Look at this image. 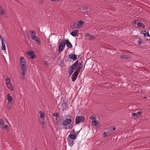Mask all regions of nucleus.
Wrapping results in <instances>:
<instances>
[{"instance_id": "1", "label": "nucleus", "mask_w": 150, "mask_h": 150, "mask_svg": "<svg viewBox=\"0 0 150 150\" xmlns=\"http://www.w3.org/2000/svg\"><path fill=\"white\" fill-rule=\"evenodd\" d=\"M29 32L31 33L30 37L31 39L33 40L36 41L39 45L40 44L41 42L40 39L38 37L36 36L35 32L33 30H30L29 31Z\"/></svg>"}, {"instance_id": "2", "label": "nucleus", "mask_w": 150, "mask_h": 150, "mask_svg": "<svg viewBox=\"0 0 150 150\" xmlns=\"http://www.w3.org/2000/svg\"><path fill=\"white\" fill-rule=\"evenodd\" d=\"M20 66L21 69H27V67L25 60L24 57H21L20 59Z\"/></svg>"}, {"instance_id": "3", "label": "nucleus", "mask_w": 150, "mask_h": 150, "mask_svg": "<svg viewBox=\"0 0 150 150\" xmlns=\"http://www.w3.org/2000/svg\"><path fill=\"white\" fill-rule=\"evenodd\" d=\"M85 120V118L82 116H77L75 119V124L77 125L80 122H83Z\"/></svg>"}, {"instance_id": "4", "label": "nucleus", "mask_w": 150, "mask_h": 150, "mask_svg": "<svg viewBox=\"0 0 150 150\" xmlns=\"http://www.w3.org/2000/svg\"><path fill=\"white\" fill-rule=\"evenodd\" d=\"M78 64V61H76L70 67V70L69 72H70V73L72 74L76 68Z\"/></svg>"}, {"instance_id": "5", "label": "nucleus", "mask_w": 150, "mask_h": 150, "mask_svg": "<svg viewBox=\"0 0 150 150\" xmlns=\"http://www.w3.org/2000/svg\"><path fill=\"white\" fill-rule=\"evenodd\" d=\"M71 120L70 119H67L63 121L62 122V125L63 126H65L70 124L71 122Z\"/></svg>"}, {"instance_id": "6", "label": "nucleus", "mask_w": 150, "mask_h": 150, "mask_svg": "<svg viewBox=\"0 0 150 150\" xmlns=\"http://www.w3.org/2000/svg\"><path fill=\"white\" fill-rule=\"evenodd\" d=\"M27 53L28 55L30 56L32 59H34L36 57V55H35V52L33 50L28 51Z\"/></svg>"}, {"instance_id": "7", "label": "nucleus", "mask_w": 150, "mask_h": 150, "mask_svg": "<svg viewBox=\"0 0 150 150\" xmlns=\"http://www.w3.org/2000/svg\"><path fill=\"white\" fill-rule=\"evenodd\" d=\"M121 58L123 59H130L132 58L130 56L126 55L124 53H122L120 55Z\"/></svg>"}, {"instance_id": "8", "label": "nucleus", "mask_w": 150, "mask_h": 150, "mask_svg": "<svg viewBox=\"0 0 150 150\" xmlns=\"http://www.w3.org/2000/svg\"><path fill=\"white\" fill-rule=\"evenodd\" d=\"M22 70V73L21 75L20 76V77L22 80H24L25 79V75L27 72V69H21Z\"/></svg>"}, {"instance_id": "9", "label": "nucleus", "mask_w": 150, "mask_h": 150, "mask_svg": "<svg viewBox=\"0 0 150 150\" xmlns=\"http://www.w3.org/2000/svg\"><path fill=\"white\" fill-rule=\"evenodd\" d=\"M77 25V28L78 29L80 28L83 25L84 23L83 21H80L76 22Z\"/></svg>"}, {"instance_id": "10", "label": "nucleus", "mask_w": 150, "mask_h": 150, "mask_svg": "<svg viewBox=\"0 0 150 150\" xmlns=\"http://www.w3.org/2000/svg\"><path fill=\"white\" fill-rule=\"evenodd\" d=\"M83 61H82L80 63H79V65L78 67V68L77 69L78 71H80L82 69L83 67Z\"/></svg>"}, {"instance_id": "11", "label": "nucleus", "mask_w": 150, "mask_h": 150, "mask_svg": "<svg viewBox=\"0 0 150 150\" xmlns=\"http://www.w3.org/2000/svg\"><path fill=\"white\" fill-rule=\"evenodd\" d=\"M111 133V132H110V130H107L104 132L103 136L104 137H107L109 136Z\"/></svg>"}, {"instance_id": "12", "label": "nucleus", "mask_w": 150, "mask_h": 150, "mask_svg": "<svg viewBox=\"0 0 150 150\" xmlns=\"http://www.w3.org/2000/svg\"><path fill=\"white\" fill-rule=\"evenodd\" d=\"M85 35L86 37H88L89 38L88 39L90 40H91L96 38H95V37L91 35L89 33H86Z\"/></svg>"}, {"instance_id": "13", "label": "nucleus", "mask_w": 150, "mask_h": 150, "mask_svg": "<svg viewBox=\"0 0 150 150\" xmlns=\"http://www.w3.org/2000/svg\"><path fill=\"white\" fill-rule=\"evenodd\" d=\"M69 58L73 59L74 61L76 60L77 59V57L76 55L75 54H71L69 55Z\"/></svg>"}, {"instance_id": "14", "label": "nucleus", "mask_w": 150, "mask_h": 150, "mask_svg": "<svg viewBox=\"0 0 150 150\" xmlns=\"http://www.w3.org/2000/svg\"><path fill=\"white\" fill-rule=\"evenodd\" d=\"M65 46V42L64 40H62L60 43L59 45V48L61 47V46L63 48H64V47ZM59 50L60 49L59 48Z\"/></svg>"}, {"instance_id": "15", "label": "nucleus", "mask_w": 150, "mask_h": 150, "mask_svg": "<svg viewBox=\"0 0 150 150\" xmlns=\"http://www.w3.org/2000/svg\"><path fill=\"white\" fill-rule=\"evenodd\" d=\"M66 41L67 47L69 48H71L72 47V45L70 42L69 41V40H66Z\"/></svg>"}, {"instance_id": "16", "label": "nucleus", "mask_w": 150, "mask_h": 150, "mask_svg": "<svg viewBox=\"0 0 150 150\" xmlns=\"http://www.w3.org/2000/svg\"><path fill=\"white\" fill-rule=\"evenodd\" d=\"M12 105V102H8L7 106V108L9 110H10L11 108Z\"/></svg>"}, {"instance_id": "17", "label": "nucleus", "mask_w": 150, "mask_h": 150, "mask_svg": "<svg viewBox=\"0 0 150 150\" xmlns=\"http://www.w3.org/2000/svg\"><path fill=\"white\" fill-rule=\"evenodd\" d=\"M69 137L70 139H72V140H74L75 139L76 137V135H75V134H70L68 136V138Z\"/></svg>"}, {"instance_id": "18", "label": "nucleus", "mask_w": 150, "mask_h": 150, "mask_svg": "<svg viewBox=\"0 0 150 150\" xmlns=\"http://www.w3.org/2000/svg\"><path fill=\"white\" fill-rule=\"evenodd\" d=\"M6 86L11 91H13V88L11 83L7 84Z\"/></svg>"}, {"instance_id": "19", "label": "nucleus", "mask_w": 150, "mask_h": 150, "mask_svg": "<svg viewBox=\"0 0 150 150\" xmlns=\"http://www.w3.org/2000/svg\"><path fill=\"white\" fill-rule=\"evenodd\" d=\"M141 113V112L140 111L137 112V113L133 112L132 113V114L133 116H136L137 117L138 116H140Z\"/></svg>"}, {"instance_id": "20", "label": "nucleus", "mask_w": 150, "mask_h": 150, "mask_svg": "<svg viewBox=\"0 0 150 150\" xmlns=\"http://www.w3.org/2000/svg\"><path fill=\"white\" fill-rule=\"evenodd\" d=\"M78 32V30H74L71 33V34L72 36L74 37L76 35Z\"/></svg>"}, {"instance_id": "21", "label": "nucleus", "mask_w": 150, "mask_h": 150, "mask_svg": "<svg viewBox=\"0 0 150 150\" xmlns=\"http://www.w3.org/2000/svg\"><path fill=\"white\" fill-rule=\"evenodd\" d=\"M92 124L95 126H98L99 125V122L97 120H93L92 121Z\"/></svg>"}, {"instance_id": "22", "label": "nucleus", "mask_w": 150, "mask_h": 150, "mask_svg": "<svg viewBox=\"0 0 150 150\" xmlns=\"http://www.w3.org/2000/svg\"><path fill=\"white\" fill-rule=\"evenodd\" d=\"M74 141L72 139H69L68 140V142L69 145L71 146H72L73 144Z\"/></svg>"}, {"instance_id": "23", "label": "nucleus", "mask_w": 150, "mask_h": 150, "mask_svg": "<svg viewBox=\"0 0 150 150\" xmlns=\"http://www.w3.org/2000/svg\"><path fill=\"white\" fill-rule=\"evenodd\" d=\"M7 100H8V102H11L12 97L10 96L9 93L7 94Z\"/></svg>"}, {"instance_id": "24", "label": "nucleus", "mask_w": 150, "mask_h": 150, "mask_svg": "<svg viewBox=\"0 0 150 150\" xmlns=\"http://www.w3.org/2000/svg\"><path fill=\"white\" fill-rule=\"evenodd\" d=\"M5 14V11L4 10L2 9L0 7V14L1 15H4Z\"/></svg>"}, {"instance_id": "25", "label": "nucleus", "mask_w": 150, "mask_h": 150, "mask_svg": "<svg viewBox=\"0 0 150 150\" xmlns=\"http://www.w3.org/2000/svg\"><path fill=\"white\" fill-rule=\"evenodd\" d=\"M79 71H78L77 69H76L75 71L73 74V75H74L75 76L77 77L79 73Z\"/></svg>"}, {"instance_id": "26", "label": "nucleus", "mask_w": 150, "mask_h": 150, "mask_svg": "<svg viewBox=\"0 0 150 150\" xmlns=\"http://www.w3.org/2000/svg\"><path fill=\"white\" fill-rule=\"evenodd\" d=\"M1 49L3 50H4L6 49L5 44L4 42H1Z\"/></svg>"}, {"instance_id": "27", "label": "nucleus", "mask_w": 150, "mask_h": 150, "mask_svg": "<svg viewBox=\"0 0 150 150\" xmlns=\"http://www.w3.org/2000/svg\"><path fill=\"white\" fill-rule=\"evenodd\" d=\"M77 23H76V22L74 23L72 26H71V28L73 29H74V28H77Z\"/></svg>"}, {"instance_id": "28", "label": "nucleus", "mask_w": 150, "mask_h": 150, "mask_svg": "<svg viewBox=\"0 0 150 150\" xmlns=\"http://www.w3.org/2000/svg\"><path fill=\"white\" fill-rule=\"evenodd\" d=\"M5 80L6 81V85L8 84L11 83L10 82L11 79L10 78H7L6 79H5Z\"/></svg>"}, {"instance_id": "29", "label": "nucleus", "mask_w": 150, "mask_h": 150, "mask_svg": "<svg viewBox=\"0 0 150 150\" xmlns=\"http://www.w3.org/2000/svg\"><path fill=\"white\" fill-rule=\"evenodd\" d=\"M143 41V40L142 39V38H139V40L138 41V44L139 45H140L141 44L142 42Z\"/></svg>"}, {"instance_id": "30", "label": "nucleus", "mask_w": 150, "mask_h": 150, "mask_svg": "<svg viewBox=\"0 0 150 150\" xmlns=\"http://www.w3.org/2000/svg\"><path fill=\"white\" fill-rule=\"evenodd\" d=\"M39 113L40 114V117L43 118L45 116V114L44 113H42L41 111H39Z\"/></svg>"}, {"instance_id": "31", "label": "nucleus", "mask_w": 150, "mask_h": 150, "mask_svg": "<svg viewBox=\"0 0 150 150\" xmlns=\"http://www.w3.org/2000/svg\"><path fill=\"white\" fill-rule=\"evenodd\" d=\"M40 123L42 125V127H45V122H44V121H40Z\"/></svg>"}, {"instance_id": "32", "label": "nucleus", "mask_w": 150, "mask_h": 150, "mask_svg": "<svg viewBox=\"0 0 150 150\" xmlns=\"http://www.w3.org/2000/svg\"><path fill=\"white\" fill-rule=\"evenodd\" d=\"M147 32H146V31L142 30L141 32V33L142 34H143L145 36H146Z\"/></svg>"}, {"instance_id": "33", "label": "nucleus", "mask_w": 150, "mask_h": 150, "mask_svg": "<svg viewBox=\"0 0 150 150\" xmlns=\"http://www.w3.org/2000/svg\"><path fill=\"white\" fill-rule=\"evenodd\" d=\"M4 122L2 119H0V124L1 125H4Z\"/></svg>"}, {"instance_id": "34", "label": "nucleus", "mask_w": 150, "mask_h": 150, "mask_svg": "<svg viewBox=\"0 0 150 150\" xmlns=\"http://www.w3.org/2000/svg\"><path fill=\"white\" fill-rule=\"evenodd\" d=\"M116 129V128L115 127H114L112 128H110V132H111V133L113 131L115 130Z\"/></svg>"}, {"instance_id": "35", "label": "nucleus", "mask_w": 150, "mask_h": 150, "mask_svg": "<svg viewBox=\"0 0 150 150\" xmlns=\"http://www.w3.org/2000/svg\"><path fill=\"white\" fill-rule=\"evenodd\" d=\"M139 21L138 20H137L136 21L134 20L133 21V23L134 24H137V23Z\"/></svg>"}, {"instance_id": "36", "label": "nucleus", "mask_w": 150, "mask_h": 150, "mask_svg": "<svg viewBox=\"0 0 150 150\" xmlns=\"http://www.w3.org/2000/svg\"><path fill=\"white\" fill-rule=\"evenodd\" d=\"M53 116L56 117V119H57V118L58 116V114L57 113H54L53 114Z\"/></svg>"}, {"instance_id": "37", "label": "nucleus", "mask_w": 150, "mask_h": 150, "mask_svg": "<svg viewBox=\"0 0 150 150\" xmlns=\"http://www.w3.org/2000/svg\"><path fill=\"white\" fill-rule=\"evenodd\" d=\"M60 50H59V48H58V51L60 52H61L64 49V48H63L61 46V47H60Z\"/></svg>"}, {"instance_id": "38", "label": "nucleus", "mask_w": 150, "mask_h": 150, "mask_svg": "<svg viewBox=\"0 0 150 150\" xmlns=\"http://www.w3.org/2000/svg\"><path fill=\"white\" fill-rule=\"evenodd\" d=\"M77 77H76V76H74V77H73L72 78V80L73 81H75L76 80V78H77Z\"/></svg>"}, {"instance_id": "39", "label": "nucleus", "mask_w": 150, "mask_h": 150, "mask_svg": "<svg viewBox=\"0 0 150 150\" xmlns=\"http://www.w3.org/2000/svg\"><path fill=\"white\" fill-rule=\"evenodd\" d=\"M90 118L91 120L95 119H96V117L93 115H91L90 117Z\"/></svg>"}, {"instance_id": "40", "label": "nucleus", "mask_w": 150, "mask_h": 150, "mask_svg": "<svg viewBox=\"0 0 150 150\" xmlns=\"http://www.w3.org/2000/svg\"><path fill=\"white\" fill-rule=\"evenodd\" d=\"M141 22H138V23H137V26L138 27H141Z\"/></svg>"}, {"instance_id": "41", "label": "nucleus", "mask_w": 150, "mask_h": 150, "mask_svg": "<svg viewBox=\"0 0 150 150\" xmlns=\"http://www.w3.org/2000/svg\"><path fill=\"white\" fill-rule=\"evenodd\" d=\"M141 25V27H142V28H144L145 27L144 24L142 22Z\"/></svg>"}, {"instance_id": "42", "label": "nucleus", "mask_w": 150, "mask_h": 150, "mask_svg": "<svg viewBox=\"0 0 150 150\" xmlns=\"http://www.w3.org/2000/svg\"><path fill=\"white\" fill-rule=\"evenodd\" d=\"M4 130H5V129H7L8 127V126L7 125H4Z\"/></svg>"}, {"instance_id": "43", "label": "nucleus", "mask_w": 150, "mask_h": 150, "mask_svg": "<svg viewBox=\"0 0 150 150\" xmlns=\"http://www.w3.org/2000/svg\"><path fill=\"white\" fill-rule=\"evenodd\" d=\"M148 36V37H150V36L149 35V33L148 32H147L146 34V36Z\"/></svg>"}, {"instance_id": "44", "label": "nucleus", "mask_w": 150, "mask_h": 150, "mask_svg": "<svg viewBox=\"0 0 150 150\" xmlns=\"http://www.w3.org/2000/svg\"><path fill=\"white\" fill-rule=\"evenodd\" d=\"M1 125V127H2V129L3 130H4V125Z\"/></svg>"}, {"instance_id": "45", "label": "nucleus", "mask_w": 150, "mask_h": 150, "mask_svg": "<svg viewBox=\"0 0 150 150\" xmlns=\"http://www.w3.org/2000/svg\"><path fill=\"white\" fill-rule=\"evenodd\" d=\"M0 38L1 40V42H4V40H3V39H2V38L1 37V36H0Z\"/></svg>"}, {"instance_id": "46", "label": "nucleus", "mask_w": 150, "mask_h": 150, "mask_svg": "<svg viewBox=\"0 0 150 150\" xmlns=\"http://www.w3.org/2000/svg\"><path fill=\"white\" fill-rule=\"evenodd\" d=\"M80 131H78L76 132H77V133L76 134H75V135H76V136L77 137V135L79 133V132H80Z\"/></svg>"}, {"instance_id": "47", "label": "nucleus", "mask_w": 150, "mask_h": 150, "mask_svg": "<svg viewBox=\"0 0 150 150\" xmlns=\"http://www.w3.org/2000/svg\"><path fill=\"white\" fill-rule=\"evenodd\" d=\"M74 130L73 129L71 131V133H74Z\"/></svg>"}, {"instance_id": "48", "label": "nucleus", "mask_w": 150, "mask_h": 150, "mask_svg": "<svg viewBox=\"0 0 150 150\" xmlns=\"http://www.w3.org/2000/svg\"><path fill=\"white\" fill-rule=\"evenodd\" d=\"M50 1H57V0H54V1H52V0H50Z\"/></svg>"}, {"instance_id": "49", "label": "nucleus", "mask_w": 150, "mask_h": 150, "mask_svg": "<svg viewBox=\"0 0 150 150\" xmlns=\"http://www.w3.org/2000/svg\"><path fill=\"white\" fill-rule=\"evenodd\" d=\"M45 64H46V65H47L48 64H47V61H45Z\"/></svg>"}, {"instance_id": "50", "label": "nucleus", "mask_w": 150, "mask_h": 150, "mask_svg": "<svg viewBox=\"0 0 150 150\" xmlns=\"http://www.w3.org/2000/svg\"><path fill=\"white\" fill-rule=\"evenodd\" d=\"M86 8V9L87 10H88V8H87V7H84L83 8Z\"/></svg>"}, {"instance_id": "51", "label": "nucleus", "mask_w": 150, "mask_h": 150, "mask_svg": "<svg viewBox=\"0 0 150 150\" xmlns=\"http://www.w3.org/2000/svg\"><path fill=\"white\" fill-rule=\"evenodd\" d=\"M72 74L70 73V72H69V75L70 76Z\"/></svg>"}, {"instance_id": "52", "label": "nucleus", "mask_w": 150, "mask_h": 150, "mask_svg": "<svg viewBox=\"0 0 150 150\" xmlns=\"http://www.w3.org/2000/svg\"><path fill=\"white\" fill-rule=\"evenodd\" d=\"M71 128H72V127H71V128H70V127H69V129H71Z\"/></svg>"}, {"instance_id": "53", "label": "nucleus", "mask_w": 150, "mask_h": 150, "mask_svg": "<svg viewBox=\"0 0 150 150\" xmlns=\"http://www.w3.org/2000/svg\"><path fill=\"white\" fill-rule=\"evenodd\" d=\"M130 53H132V52H130Z\"/></svg>"}]
</instances>
